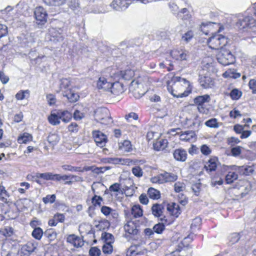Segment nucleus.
Returning a JSON list of instances; mask_svg holds the SVG:
<instances>
[{"label": "nucleus", "instance_id": "obj_1", "mask_svg": "<svg viewBox=\"0 0 256 256\" xmlns=\"http://www.w3.org/2000/svg\"><path fill=\"white\" fill-rule=\"evenodd\" d=\"M189 86V82L180 76H174L170 81L167 82L168 91L177 98L186 97L188 95L190 92L186 90V89Z\"/></svg>", "mask_w": 256, "mask_h": 256}, {"label": "nucleus", "instance_id": "obj_2", "mask_svg": "<svg viewBox=\"0 0 256 256\" xmlns=\"http://www.w3.org/2000/svg\"><path fill=\"white\" fill-rule=\"evenodd\" d=\"M94 120L102 124H108L112 122L109 110L106 108H98L94 112Z\"/></svg>", "mask_w": 256, "mask_h": 256}, {"label": "nucleus", "instance_id": "obj_3", "mask_svg": "<svg viewBox=\"0 0 256 256\" xmlns=\"http://www.w3.org/2000/svg\"><path fill=\"white\" fill-rule=\"evenodd\" d=\"M208 44L212 49H218L225 46L228 42V38L224 36L215 34L208 40Z\"/></svg>", "mask_w": 256, "mask_h": 256}, {"label": "nucleus", "instance_id": "obj_4", "mask_svg": "<svg viewBox=\"0 0 256 256\" xmlns=\"http://www.w3.org/2000/svg\"><path fill=\"white\" fill-rule=\"evenodd\" d=\"M218 62L223 66L232 64L235 62V58L232 52L228 50H221L217 54Z\"/></svg>", "mask_w": 256, "mask_h": 256}, {"label": "nucleus", "instance_id": "obj_5", "mask_svg": "<svg viewBox=\"0 0 256 256\" xmlns=\"http://www.w3.org/2000/svg\"><path fill=\"white\" fill-rule=\"evenodd\" d=\"M236 26L240 30H248V29L255 30L256 20L252 16H245L240 18L236 23Z\"/></svg>", "mask_w": 256, "mask_h": 256}, {"label": "nucleus", "instance_id": "obj_6", "mask_svg": "<svg viewBox=\"0 0 256 256\" xmlns=\"http://www.w3.org/2000/svg\"><path fill=\"white\" fill-rule=\"evenodd\" d=\"M210 96L207 94L198 96L194 99V102L197 106L198 110L203 114L206 113L208 112V109L204 106V104L210 102Z\"/></svg>", "mask_w": 256, "mask_h": 256}, {"label": "nucleus", "instance_id": "obj_7", "mask_svg": "<svg viewBox=\"0 0 256 256\" xmlns=\"http://www.w3.org/2000/svg\"><path fill=\"white\" fill-rule=\"evenodd\" d=\"M38 242L34 240L28 242L26 244L22 246L21 248V254L22 256H29L37 250Z\"/></svg>", "mask_w": 256, "mask_h": 256}, {"label": "nucleus", "instance_id": "obj_8", "mask_svg": "<svg viewBox=\"0 0 256 256\" xmlns=\"http://www.w3.org/2000/svg\"><path fill=\"white\" fill-rule=\"evenodd\" d=\"M92 136L98 146L100 148L105 146L107 142L106 135L100 130H94L92 132Z\"/></svg>", "mask_w": 256, "mask_h": 256}, {"label": "nucleus", "instance_id": "obj_9", "mask_svg": "<svg viewBox=\"0 0 256 256\" xmlns=\"http://www.w3.org/2000/svg\"><path fill=\"white\" fill-rule=\"evenodd\" d=\"M130 88L135 93H138L140 96H143L146 92V89L144 88V84L141 80H134L131 82Z\"/></svg>", "mask_w": 256, "mask_h": 256}, {"label": "nucleus", "instance_id": "obj_10", "mask_svg": "<svg viewBox=\"0 0 256 256\" xmlns=\"http://www.w3.org/2000/svg\"><path fill=\"white\" fill-rule=\"evenodd\" d=\"M34 16L38 24H44L46 22L47 14L46 11L42 7L36 8L34 11Z\"/></svg>", "mask_w": 256, "mask_h": 256}, {"label": "nucleus", "instance_id": "obj_11", "mask_svg": "<svg viewBox=\"0 0 256 256\" xmlns=\"http://www.w3.org/2000/svg\"><path fill=\"white\" fill-rule=\"evenodd\" d=\"M130 4V0H114L110 6L116 10H126Z\"/></svg>", "mask_w": 256, "mask_h": 256}, {"label": "nucleus", "instance_id": "obj_12", "mask_svg": "<svg viewBox=\"0 0 256 256\" xmlns=\"http://www.w3.org/2000/svg\"><path fill=\"white\" fill-rule=\"evenodd\" d=\"M218 162V159L216 157H211L206 162L204 168L208 173L215 171L217 168Z\"/></svg>", "mask_w": 256, "mask_h": 256}, {"label": "nucleus", "instance_id": "obj_13", "mask_svg": "<svg viewBox=\"0 0 256 256\" xmlns=\"http://www.w3.org/2000/svg\"><path fill=\"white\" fill-rule=\"evenodd\" d=\"M200 86L204 88H212L214 84V80L210 76H201L199 78Z\"/></svg>", "mask_w": 256, "mask_h": 256}, {"label": "nucleus", "instance_id": "obj_14", "mask_svg": "<svg viewBox=\"0 0 256 256\" xmlns=\"http://www.w3.org/2000/svg\"><path fill=\"white\" fill-rule=\"evenodd\" d=\"M187 152L182 148H178L174 150L173 156L174 158L179 162H185L187 158Z\"/></svg>", "mask_w": 256, "mask_h": 256}, {"label": "nucleus", "instance_id": "obj_15", "mask_svg": "<svg viewBox=\"0 0 256 256\" xmlns=\"http://www.w3.org/2000/svg\"><path fill=\"white\" fill-rule=\"evenodd\" d=\"M66 241L76 248L81 247L84 245L83 240L75 234L69 235L67 237Z\"/></svg>", "mask_w": 256, "mask_h": 256}, {"label": "nucleus", "instance_id": "obj_16", "mask_svg": "<svg viewBox=\"0 0 256 256\" xmlns=\"http://www.w3.org/2000/svg\"><path fill=\"white\" fill-rule=\"evenodd\" d=\"M166 206L167 210L173 216L177 218L180 214L181 211L179 205L174 202L171 204H166Z\"/></svg>", "mask_w": 256, "mask_h": 256}, {"label": "nucleus", "instance_id": "obj_17", "mask_svg": "<svg viewBox=\"0 0 256 256\" xmlns=\"http://www.w3.org/2000/svg\"><path fill=\"white\" fill-rule=\"evenodd\" d=\"M59 175L60 174H54L52 172H44L38 173L36 174V176L46 180H51L59 182Z\"/></svg>", "mask_w": 256, "mask_h": 256}, {"label": "nucleus", "instance_id": "obj_18", "mask_svg": "<svg viewBox=\"0 0 256 256\" xmlns=\"http://www.w3.org/2000/svg\"><path fill=\"white\" fill-rule=\"evenodd\" d=\"M166 206V204H154L152 207V214L156 217H160L162 216V214L164 208Z\"/></svg>", "mask_w": 256, "mask_h": 256}, {"label": "nucleus", "instance_id": "obj_19", "mask_svg": "<svg viewBox=\"0 0 256 256\" xmlns=\"http://www.w3.org/2000/svg\"><path fill=\"white\" fill-rule=\"evenodd\" d=\"M110 88L111 92L114 94L116 96L122 94L124 92L123 84L118 82H116L113 84H111Z\"/></svg>", "mask_w": 256, "mask_h": 256}, {"label": "nucleus", "instance_id": "obj_20", "mask_svg": "<svg viewBox=\"0 0 256 256\" xmlns=\"http://www.w3.org/2000/svg\"><path fill=\"white\" fill-rule=\"evenodd\" d=\"M125 231L131 234L136 235L138 232V226L132 220L128 222L124 226Z\"/></svg>", "mask_w": 256, "mask_h": 256}, {"label": "nucleus", "instance_id": "obj_21", "mask_svg": "<svg viewBox=\"0 0 256 256\" xmlns=\"http://www.w3.org/2000/svg\"><path fill=\"white\" fill-rule=\"evenodd\" d=\"M65 220V216L62 214L56 213L52 218L49 220L48 224L50 226H56L58 222H63Z\"/></svg>", "mask_w": 256, "mask_h": 256}, {"label": "nucleus", "instance_id": "obj_22", "mask_svg": "<svg viewBox=\"0 0 256 256\" xmlns=\"http://www.w3.org/2000/svg\"><path fill=\"white\" fill-rule=\"evenodd\" d=\"M8 27L6 25L0 24V40L1 38L6 40V42H4L3 40L2 41L3 42L2 44L4 46H6L10 42L9 38H8Z\"/></svg>", "mask_w": 256, "mask_h": 256}, {"label": "nucleus", "instance_id": "obj_23", "mask_svg": "<svg viewBox=\"0 0 256 256\" xmlns=\"http://www.w3.org/2000/svg\"><path fill=\"white\" fill-rule=\"evenodd\" d=\"M60 30L62 31L60 29L58 30L53 28H50V34L52 38H53V39H51V40L61 42L63 40V36Z\"/></svg>", "mask_w": 256, "mask_h": 256}, {"label": "nucleus", "instance_id": "obj_24", "mask_svg": "<svg viewBox=\"0 0 256 256\" xmlns=\"http://www.w3.org/2000/svg\"><path fill=\"white\" fill-rule=\"evenodd\" d=\"M180 140L184 141H189L194 138L196 136L195 132L192 130H188L184 132H176V134H180Z\"/></svg>", "mask_w": 256, "mask_h": 256}, {"label": "nucleus", "instance_id": "obj_25", "mask_svg": "<svg viewBox=\"0 0 256 256\" xmlns=\"http://www.w3.org/2000/svg\"><path fill=\"white\" fill-rule=\"evenodd\" d=\"M70 85V81L68 78H62L60 80V90L58 92L62 91L63 94H65V91L68 92L71 89L69 88Z\"/></svg>", "mask_w": 256, "mask_h": 256}, {"label": "nucleus", "instance_id": "obj_26", "mask_svg": "<svg viewBox=\"0 0 256 256\" xmlns=\"http://www.w3.org/2000/svg\"><path fill=\"white\" fill-rule=\"evenodd\" d=\"M161 176L162 178L163 182H172L176 181L178 178V176L172 173H168L164 172L163 174H161Z\"/></svg>", "mask_w": 256, "mask_h": 256}, {"label": "nucleus", "instance_id": "obj_27", "mask_svg": "<svg viewBox=\"0 0 256 256\" xmlns=\"http://www.w3.org/2000/svg\"><path fill=\"white\" fill-rule=\"evenodd\" d=\"M60 116L59 112H52L48 118L49 122L53 126H56L60 123Z\"/></svg>", "mask_w": 256, "mask_h": 256}, {"label": "nucleus", "instance_id": "obj_28", "mask_svg": "<svg viewBox=\"0 0 256 256\" xmlns=\"http://www.w3.org/2000/svg\"><path fill=\"white\" fill-rule=\"evenodd\" d=\"M63 96L66 97L70 102H76L80 98L78 94L74 92L72 90H70L67 92L66 91H65V94H63Z\"/></svg>", "mask_w": 256, "mask_h": 256}, {"label": "nucleus", "instance_id": "obj_29", "mask_svg": "<svg viewBox=\"0 0 256 256\" xmlns=\"http://www.w3.org/2000/svg\"><path fill=\"white\" fill-rule=\"evenodd\" d=\"M167 140L162 139L154 143V150L158 151L162 150L167 146Z\"/></svg>", "mask_w": 256, "mask_h": 256}, {"label": "nucleus", "instance_id": "obj_30", "mask_svg": "<svg viewBox=\"0 0 256 256\" xmlns=\"http://www.w3.org/2000/svg\"><path fill=\"white\" fill-rule=\"evenodd\" d=\"M110 83L108 82L104 78H100L98 82V88L99 89L107 90L110 88Z\"/></svg>", "mask_w": 256, "mask_h": 256}, {"label": "nucleus", "instance_id": "obj_31", "mask_svg": "<svg viewBox=\"0 0 256 256\" xmlns=\"http://www.w3.org/2000/svg\"><path fill=\"white\" fill-rule=\"evenodd\" d=\"M238 170L242 174L250 175L252 174L254 169L252 166H238Z\"/></svg>", "mask_w": 256, "mask_h": 256}, {"label": "nucleus", "instance_id": "obj_32", "mask_svg": "<svg viewBox=\"0 0 256 256\" xmlns=\"http://www.w3.org/2000/svg\"><path fill=\"white\" fill-rule=\"evenodd\" d=\"M132 214L135 218H140L142 216V210L140 205H134L132 208Z\"/></svg>", "mask_w": 256, "mask_h": 256}, {"label": "nucleus", "instance_id": "obj_33", "mask_svg": "<svg viewBox=\"0 0 256 256\" xmlns=\"http://www.w3.org/2000/svg\"><path fill=\"white\" fill-rule=\"evenodd\" d=\"M149 197L154 200H158L160 198V192L157 190L150 188L148 191Z\"/></svg>", "mask_w": 256, "mask_h": 256}, {"label": "nucleus", "instance_id": "obj_34", "mask_svg": "<svg viewBox=\"0 0 256 256\" xmlns=\"http://www.w3.org/2000/svg\"><path fill=\"white\" fill-rule=\"evenodd\" d=\"M59 114L60 119L66 123L69 122L72 118V114L67 110L59 112Z\"/></svg>", "mask_w": 256, "mask_h": 256}, {"label": "nucleus", "instance_id": "obj_35", "mask_svg": "<svg viewBox=\"0 0 256 256\" xmlns=\"http://www.w3.org/2000/svg\"><path fill=\"white\" fill-rule=\"evenodd\" d=\"M48 142L52 146L57 144L60 140L59 136L56 134H50L48 136Z\"/></svg>", "mask_w": 256, "mask_h": 256}, {"label": "nucleus", "instance_id": "obj_36", "mask_svg": "<svg viewBox=\"0 0 256 256\" xmlns=\"http://www.w3.org/2000/svg\"><path fill=\"white\" fill-rule=\"evenodd\" d=\"M30 92L26 90H20L16 94V98L18 100H22L29 97Z\"/></svg>", "mask_w": 256, "mask_h": 256}, {"label": "nucleus", "instance_id": "obj_37", "mask_svg": "<svg viewBox=\"0 0 256 256\" xmlns=\"http://www.w3.org/2000/svg\"><path fill=\"white\" fill-rule=\"evenodd\" d=\"M101 238L105 243L112 244L114 242V236L110 233L103 232L102 234Z\"/></svg>", "mask_w": 256, "mask_h": 256}, {"label": "nucleus", "instance_id": "obj_38", "mask_svg": "<svg viewBox=\"0 0 256 256\" xmlns=\"http://www.w3.org/2000/svg\"><path fill=\"white\" fill-rule=\"evenodd\" d=\"M44 236L48 238L50 240H54L56 237V233L52 228H50L44 232Z\"/></svg>", "mask_w": 256, "mask_h": 256}, {"label": "nucleus", "instance_id": "obj_39", "mask_svg": "<svg viewBox=\"0 0 256 256\" xmlns=\"http://www.w3.org/2000/svg\"><path fill=\"white\" fill-rule=\"evenodd\" d=\"M32 136L28 133H24L22 136L19 137L18 141L20 144H26L28 142L32 140Z\"/></svg>", "mask_w": 256, "mask_h": 256}, {"label": "nucleus", "instance_id": "obj_40", "mask_svg": "<svg viewBox=\"0 0 256 256\" xmlns=\"http://www.w3.org/2000/svg\"><path fill=\"white\" fill-rule=\"evenodd\" d=\"M8 197V194L5 188L3 186H0V200L2 202L6 203Z\"/></svg>", "mask_w": 256, "mask_h": 256}, {"label": "nucleus", "instance_id": "obj_41", "mask_svg": "<svg viewBox=\"0 0 256 256\" xmlns=\"http://www.w3.org/2000/svg\"><path fill=\"white\" fill-rule=\"evenodd\" d=\"M223 76L225 78L230 77L234 78H237L240 76V74L236 72L234 70H230L226 71L224 73Z\"/></svg>", "mask_w": 256, "mask_h": 256}, {"label": "nucleus", "instance_id": "obj_42", "mask_svg": "<svg viewBox=\"0 0 256 256\" xmlns=\"http://www.w3.org/2000/svg\"><path fill=\"white\" fill-rule=\"evenodd\" d=\"M238 178V176L236 174L233 172H230L226 176V180L228 184H231Z\"/></svg>", "mask_w": 256, "mask_h": 256}, {"label": "nucleus", "instance_id": "obj_43", "mask_svg": "<svg viewBox=\"0 0 256 256\" xmlns=\"http://www.w3.org/2000/svg\"><path fill=\"white\" fill-rule=\"evenodd\" d=\"M32 234L36 239L40 240L42 235L44 234V232L40 228L38 227L33 230Z\"/></svg>", "mask_w": 256, "mask_h": 256}, {"label": "nucleus", "instance_id": "obj_44", "mask_svg": "<svg viewBox=\"0 0 256 256\" xmlns=\"http://www.w3.org/2000/svg\"><path fill=\"white\" fill-rule=\"evenodd\" d=\"M242 95V92L236 88L232 90L230 94V98L233 100H238L241 97Z\"/></svg>", "mask_w": 256, "mask_h": 256}, {"label": "nucleus", "instance_id": "obj_45", "mask_svg": "<svg viewBox=\"0 0 256 256\" xmlns=\"http://www.w3.org/2000/svg\"><path fill=\"white\" fill-rule=\"evenodd\" d=\"M66 0H44V2L48 6H60L65 2Z\"/></svg>", "mask_w": 256, "mask_h": 256}, {"label": "nucleus", "instance_id": "obj_46", "mask_svg": "<svg viewBox=\"0 0 256 256\" xmlns=\"http://www.w3.org/2000/svg\"><path fill=\"white\" fill-rule=\"evenodd\" d=\"M240 234L239 233H232L230 234L228 236L229 242L231 244H233L237 242L240 239Z\"/></svg>", "mask_w": 256, "mask_h": 256}, {"label": "nucleus", "instance_id": "obj_47", "mask_svg": "<svg viewBox=\"0 0 256 256\" xmlns=\"http://www.w3.org/2000/svg\"><path fill=\"white\" fill-rule=\"evenodd\" d=\"M122 77L125 80H130L134 76V72L131 70H126L122 72Z\"/></svg>", "mask_w": 256, "mask_h": 256}, {"label": "nucleus", "instance_id": "obj_48", "mask_svg": "<svg viewBox=\"0 0 256 256\" xmlns=\"http://www.w3.org/2000/svg\"><path fill=\"white\" fill-rule=\"evenodd\" d=\"M70 180L69 181L66 182L65 184L70 185L74 182H82L84 181V179L82 177L72 174H70Z\"/></svg>", "mask_w": 256, "mask_h": 256}, {"label": "nucleus", "instance_id": "obj_49", "mask_svg": "<svg viewBox=\"0 0 256 256\" xmlns=\"http://www.w3.org/2000/svg\"><path fill=\"white\" fill-rule=\"evenodd\" d=\"M120 148L124 152H129L132 150V144L129 140H124L120 146Z\"/></svg>", "mask_w": 256, "mask_h": 256}, {"label": "nucleus", "instance_id": "obj_50", "mask_svg": "<svg viewBox=\"0 0 256 256\" xmlns=\"http://www.w3.org/2000/svg\"><path fill=\"white\" fill-rule=\"evenodd\" d=\"M103 200V198L100 196L94 194L92 198V203L94 206H101V202Z\"/></svg>", "mask_w": 256, "mask_h": 256}, {"label": "nucleus", "instance_id": "obj_51", "mask_svg": "<svg viewBox=\"0 0 256 256\" xmlns=\"http://www.w3.org/2000/svg\"><path fill=\"white\" fill-rule=\"evenodd\" d=\"M56 199V196L54 194L51 195H47L46 197L42 198V201L45 204L48 203L52 204L54 203Z\"/></svg>", "mask_w": 256, "mask_h": 256}, {"label": "nucleus", "instance_id": "obj_52", "mask_svg": "<svg viewBox=\"0 0 256 256\" xmlns=\"http://www.w3.org/2000/svg\"><path fill=\"white\" fill-rule=\"evenodd\" d=\"M164 228L165 226L164 223L157 224H155L153 227L154 231L158 234H162Z\"/></svg>", "mask_w": 256, "mask_h": 256}, {"label": "nucleus", "instance_id": "obj_53", "mask_svg": "<svg viewBox=\"0 0 256 256\" xmlns=\"http://www.w3.org/2000/svg\"><path fill=\"white\" fill-rule=\"evenodd\" d=\"M64 170H69L70 172H84V170H82L80 167L72 166L70 165L66 164L62 166Z\"/></svg>", "mask_w": 256, "mask_h": 256}, {"label": "nucleus", "instance_id": "obj_54", "mask_svg": "<svg viewBox=\"0 0 256 256\" xmlns=\"http://www.w3.org/2000/svg\"><path fill=\"white\" fill-rule=\"evenodd\" d=\"M112 244L105 243L102 246V252L104 254H110L112 252L113 247Z\"/></svg>", "mask_w": 256, "mask_h": 256}, {"label": "nucleus", "instance_id": "obj_55", "mask_svg": "<svg viewBox=\"0 0 256 256\" xmlns=\"http://www.w3.org/2000/svg\"><path fill=\"white\" fill-rule=\"evenodd\" d=\"M188 13V9L186 8H182L180 10H178L177 14L179 18H182V19H187L189 18V16Z\"/></svg>", "mask_w": 256, "mask_h": 256}, {"label": "nucleus", "instance_id": "obj_56", "mask_svg": "<svg viewBox=\"0 0 256 256\" xmlns=\"http://www.w3.org/2000/svg\"><path fill=\"white\" fill-rule=\"evenodd\" d=\"M205 124L210 128H216L218 126L217 120L216 118L210 119L205 122Z\"/></svg>", "mask_w": 256, "mask_h": 256}, {"label": "nucleus", "instance_id": "obj_57", "mask_svg": "<svg viewBox=\"0 0 256 256\" xmlns=\"http://www.w3.org/2000/svg\"><path fill=\"white\" fill-rule=\"evenodd\" d=\"M100 250L97 247H92L89 250V254L90 256H100Z\"/></svg>", "mask_w": 256, "mask_h": 256}, {"label": "nucleus", "instance_id": "obj_58", "mask_svg": "<svg viewBox=\"0 0 256 256\" xmlns=\"http://www.w3.org/2000/svg\"><path fill=\"white\" fill-rule=\"evenodd\" d=\"M109 190L111 192H120V184L116 182L112 184L109 188Z\"/></svg>", "mask_w": 256, "mask_h": 256}, {"label": "nucleus", "instance_id": "obj_59", "mask_svg": "<svg viewBox=\"0 0 256 256\" xmlns=\"http://www.w3.org/2000/svg\"><path fill=\"white\" fill-rule=\"evenodd\" d=\"M193 37V33L192 31H188L186 32L182 38V40L188 42Z\"/></svg>", "mask_w": 256, "mask_h": 256}, {"label": "nucleus", "instance_id": "obj_60", "mask_svg": "<svg viewBox=\"0 0 256 256\" xmlns=\"http://www.w3.org/2000/svg\"><path fill=\"white\" fill-rule=\"evenodd\" d=\"M201 184L196 183L192 186V189L196 196H198L200 191Z\"/></svg>", "mask_w": 256, "mask_h": 256}, {"label": "nucleus", "instance_id": "obj_61", "mask_svg": "<svg viewBox=\"0 0 256 256\" xmlns=\"http://www.w3.org/2000/svg\"><path fill=\"white\" fill-rule=\"evenodd\" d=\"M174 187V190L176 192H182L184 189V184L179 182L175 183Z\"/></svg>", "mask_w": 256, "mask_h": 256}, {"label": "nucleus", "instance_id": "obj_62", "mask_svg": "<svg viewBox=\"0 0 256 256\" xmlns=\"http://www.w3.org/2000/svg\"><path fill=\"white\" fill-rule=\"evenodd\" d=\"M200 151L203 154L206 156L210 154L212 152L210 148L206 144H203L201 146Z\"/></svg>", "mask_w": 256, "mask_h": 256}, {"label": "nucleus", "instance_id": "obj_63", "mask_svg": "<svg viewBox=\"0 0 256 256\" xmlns=\"http://www.w3.org/2000/svg\"><path fill=\"white\" fill-rule=\"evenodd\" d=\"M68 130L72 132H76L78 130V126L76 122H72L68 126Z\"/></svg>", "mask_w": 256, "mask_h": 256}, {"label": "nucleus", "instance_id": "obj_64", "mask_svg": "<svg viewBox=\"0 0 256 256\" xmlns=\"http://www.w3.org/2000/svg\"><path fill=\"white\" fill-rule=\"evenodd\" d=\"M250 88L252 90L254 94H256V80L252 79L248 82Z\"/></svg>", "mask_w": 256, "mask_h": 256}]
</instances>
